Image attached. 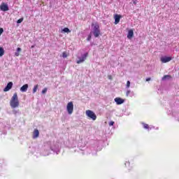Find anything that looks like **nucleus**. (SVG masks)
Here are the masks:
<instances>
[{
	"label": "nucleus",
	"mask_w": 179,
	"mask_h": 179,
	"mask_svg": "<svg viewBox=\"0 0 179 179\" xmlns=\"http://www.w3.org/2000/svg\"><path fill=\"white\" fill-rule=\"evenodd\" d=\"M51 152L56 153V155L59 153V143L50 141L45 143L43 146V151L41 152L42 156H48Z\"/></svg>",
	"instance_id": "1"
},
{
	"label": "nucleus",
	"mask_w": 179,
	"mask_h": 179,
	"mask_svg": "<svg viewBox=\"0 0 179 179\" xmlns=\"http://www.w3.org/2000/svg\"><path fill=\"white\" fill-rule=\"evenodd\" d=\"M10 106L11 108H17L19 107V98L17 97V93H14L10 101Z\"/></svg>",
	"instance_id": "2"
},
{
	"label": "nucleus",
	"mask_w": 179,
	"mask_h": 179,
	"mask_svg": "<svg viewBox=\"0 0 179 179\" xmlns=\"http://www.w3.org/2000/svg\"><path fill=\"white\" fill-rule=\"evenodd\" d=\"M85 114L87 117H89V118H90L93 121H96V120L97 119V116L96 115V113L93 112V110H86Z\"/></svg>",
	"instance_id": "3"
},
{
	"label": "nucleus",
	"mask_w": 179,
	"mask_h": 179,
	"mask_svg": "<svg viewBox=\"0 0 179 179\" xmlns=\"http://www.w3.org/2000/svg\"><path fill=\"white\" fill-rule=\"evenodd\" d=\"M94 34V36L95 38L99 37V36H100V27L99 25H94L92 28V31L91 32V34Z\"/></svg>",
	"instance_id": "4"
},
{
	"label": "nucleus",
	"mask_w": 179,
	"mask_h": 179,
	"mask_svg": "<svg viewBox=\"0 0 179 179\" xmlns=\"http://www.w3.org/2000/svg\"><path fill=\"white\" fill-rule=\"evenodd\" d=\"M67 113L69 115L73 113V102L71 101L67 103L66 106Z\"/></svg>",
	"instance_id": "5"
},
{
	"label": "nucleus",
	"mask_w": 179,
	"mask_h": 179,
	"mask_svg": "<svg viewBox=\"0 0 179 179\" xmlns=\"http://www.w3.org/2000/svg\"><path fill=\"white\" fill-rule=\"evenodd\" d=\"M85 147H81L79 145L80 150H82L83 155H89L92 153V150L89 148H86L85 149H83Z\"/></svg>",
	"instance_id": "6"
},
{
	"label": "nucleus",
	"mask_w": 179,
	"mask_h": 179,
	"mask_svg": "<svg viewBox=\"0 0 179 179\" xmlns=\"http://www.w3.org/2000/svg\"><path fill=\"white\" fill-rule=\"evenodd\" d=\"M173 58L171 57H167V56H164L160 58L161 62L162 64H167V62H170Z\"/></svg>",
	"instance_id": "7"
},
{
	"label": "nucleus",
	"mask_w": 179,
	"mask_h": 179,
	"mask_svg": "<svg viewBox=\"0 0 179 179\" xmlns=\"http://www.w3.org/2000/svg\"><path fill=\"white\" fill-rule=\"evenodd\" d=\"M86 58H87V53L83 55L80 57H78V60L77 61V64H82L86 61Z\"/></svg>",
	"instance_id": "8"
},
{
	"label": "nucleus",
	"mask_w": 179,
	"mask_h": 179,
	"mask_svg": "<svg viewBox=\"0 0 179 179\" xmlns=\"http://www.w3.org/2000/svg\"><path fill=\"white\" fill-rule=\"evenodd\" d=\"M0 9L3 12H7V10H9V6L7 3H2L0 6Z\"/></svg>",
	"instance_id": "9"
},
{
	"label": "nucleus",
	"mask_w": 179,
	"mask_h": 179,
	"mask_svg": "<svg viewBox=\"0 0 179 179\" xmlns=\"http://www.w3.org/2000/svg\"><path fill=\"white\" fill-rule=\"evenodd\" d=\"M13 86V83L10 82L7 84L6 87L3 89V92H9L12 87Z\"/></svg>",
	"instance_id": "10"
},
{
	"label": "nucleus",
	"mask_w": 179,
	"mask_h": 179,
	"mask_svg": "<svg viewBox=\"0 0 179 179\" xmlns=\"http://www.w3.org/2000/svg\"><path fill=\"white\" fill-rule=\"evenodd\" d=\"M40 135V131H38V129H36L34 130L33 132V139H37V137L39 136Z\"/></svg>",
	"instance_id": "11"
},
{
	"label": "nucleus",
	"mask_w": 179,
	"mask_h": 179,
	"mask_svg": "<svg viewBox=\"0 0 179 179\" xmlns=\"http://www.w3.org/2000/svg\"><path fill=\"white\" fill-rule=\"evenodd\" d=\"M27 89H29V85L25 84L20 87V92H22V93H25V92H27Z\"/></svg>",
	"instance_id": "12"
},
{
	"label": "nucleus",
	"mask_w": 179,
	"mask_h": 179,
	"mask_svg": "<svg viewBox=\"0 0 179 179\" xmlns=\"http://www.w3.org/2000/svg\"><path fill=\"white\" fill-rule=\"evenodd\" d=\"M126 96L127 97H134L135 96V93L134 92V91H131L129 90L126 92Z\"/></svg>",
	"instance_id": "13"
},
{
	"label": "nucleus",
	"mask_w": 179,
	"mask_h": 179,
	"mask_svg": "<svg viewBox=\"0 0 179 179\" xmlns=\"http://www.w3.org/2000/svg\"><path fill=\"white\" fill-rule=\"evenodd\" d=\"M121 19V15L116 14L115 15V24H118Z\"/></svg>",
	"instance_id": "14"
},
{
	"label": "nucleus",
	"mask_w": 179,
	"mask_h": 179,
	"mask_svg": "<svg viewBox=\"0 0 179 179\" xmlns=\"http://www.w3.org/2000/svg\"><path fill=\"white\" fill-rule=\"evenodd\" d=\"M115 101L116 103V104H117V106H120V104H122L124 103V99H121V98H115Z\"/></svg>",
	"instance_id": "15"
},
{
	"label": "nucleus",
	"mask_w": 179,
	"mask_h": 179,
	"mask_svg": "<svg viewBox=\"0 0 179 179\" xmlns=\"http://www.w3.org/2000/svg\"><path fill=\"white\" fill-rule=\"evenodd\" d=\"M132 37H134V30L130 29L128 31V34H127V38H129V40H131V38H132Z\"/></svg>",
	"instance_id": "16"
},
{
	"label": "nucleus",
	"mask_w": 179,
	"mask_h": 179,
	"mask_svg": "<svg viewBox=\"0 0 179 179\" xmlns=\"http://www.w3.org/2000/svg\"><path fill=\"white\" fill-rule=\"evenodd\" d=\"M143 127L144 129H147L148 131H150L152 129V128H155L154 127L149 126V124H148L146 123H143Z\"/></svg>",
	"instance_id": "17"
},
{
	"label": "nucleus",
	"mask_w": 179,
	"mask_h": 179,
	"mask_svg": "<svg viewBox=\"0 0 179 179\" xmlns=\"http://www.w3.org/2000/svg\"><path fill=\"white\" fill-rule=\"evenodd\" d=\"M20 51H22V48H17L16 52H15V57H19Z\"/></svg>",
	"instance_id": "18"
},
{
	"label": "nucleus",
	"mask_w": 179,
	"mask_h": 179,
	"mask_svg": "<svg viewBox=\"0 0 179 179\" xmlns=\"http://www.w3.org/2000/svg\"><path fill=\"white\" fill-rule=\"evenodd\" d=\"M62 33H71V31L69 29V28H64L62 30Z\"/></svg>",
	"instance_id": "19"
},
{
	"label": "nucleus",
	"mask_w": 179,
	"mask_h": 179,
	"mask_svg": "<svg viewBox=\"0 0 179 179\" xmlns=\"http://www.w3.org/2000/svg\"><path fill=\"white\" fill-rule=\"evenodd\" d=\"M3 54H5V50H3V48L0 47V57H3Z\"/></svg>",
	"instance_id": "20"
},
{
	"label": "nucleus",
	"mask_w": 179,
	"mask_h": 179,
	"mask_svg": "<svg viewBox=\"0 0 179 179\" xmlns=\"http://www.w3.org/2000/svg\"><path fill=\"white\" fill-rule=\"evenodd\" d=\"M37 89H38V85H34V88H33V93H36V92H37Z\"/></svg>",
	"instance_id": "21"
},
{
	"label": "nucleus",
	"mask_w": 179,
	"mask_h": 179,
	"mask_svg": "<svg viewBox=\"0 0 179 179\" xmlns=\"http://www.w3.org/2000/svg\"><path fill=\"white\" fill-rule=\"evenodd\" d=\"M170 76L166 75L162 78V80H166V79H170Z\"/></svg>",
	"instance_id": "22"
},
{
	"label": "nucleus",
	"mask_w": 179,
	"mask_h": 179,
	"mask_svg": "<svg viewBox=\"0 0 179 179\" xmlns=\"http://www.w3.org/2000/svg\"><path fill=\"white\" fill-rule=\"evenodd\" d=\"M62 57H63V58H66L68 57V52H64L62 53Z\"/></svg>",
	"instance_id": "23"
},
{
	"label": "nucleus",
	"mask_w": 179,
	"mask_h": 179,
	"mask_svg": "<svg viewBox=\"0 0 179 179\" xmlns=\"http://www.w3.org/2000/svg\"><path fill=\"white\" fill-rule=\"evenodd\" d=\"M130 86H131V82L130 81H127V85H126L127 89H129Z\"/></svg>",
	"instance_id": "24"
},
{
	"label": "nucleus",
	"mask_w": 179,
	"mask_h": 179,
	"mask_svg": "<svg viewBox=\"0 0 179 179\" xmlns=\"http://www.w3.org/2000/svg\"><path fill=\"white\" fill-rule=\"evenodd\" d=\"M92 40V33H90V34L88 36L87 41H90Z\"/></svg>",
	"instance_id": "25"
},
{
	"label": "nucleus",
	"mask_w": 179,
	"mask_h": 179,
	"mask_svg": "<svg viewBox=\"0 0 179 179\" xmlns=\"http://www.w3.org/2000/svg\"><path fill=\"white\" fill-rule=\"evenodd\" d=\"M47 90H48L47 88H44V89L42 90V94H45V93H47Z\"/></svg>",
	"instance_id": "26"
},
{
	"label": "nucleus",
	"mask_w": 179,
	"mask_h": 179,
	"mask_svg": "<svg viewBox=\"0 0 179 179\" xmlns=\"http://www.w3.org/2000/svg\"><path fill=\"white\" fill-rule=\"evenodd\" d=\"M130 164H131L129 163V162H126L125 164H124L126 167H129Z\"/></svg>",
	"instance_id": "27"
},
{
	"label": "nucleus",
	"mask_w": 179,
	"mask_h": 179,
	"mask_svg": "<svg viewBox=\"0 0 179 179\" xmlns=\"http://www.w3.org/2000/svg\"><path fill=\"white\" fill-rule=\"evenodd\" d=\"M13 113L15 114V115H16V114H19V110H13Z\"/></svg>",
	"instance_id": "28"
},
{
	"label": "nucleus",
	"mask_w": 179,
	"mask_h": 179,
	"mask_svg": "<svg viewBox=\"0 0 179 179\" xmlns=\"http://www.w3.org/2000/svg\"><path fill=\"white\" fill-rule=\"evenodd\" d=\"M22 22H23V18H20L17 21V23H22Z\"/></svg>",
	"instance_id": "29"
},
{
	"label": "nucleus",
	"mask_w": 179,
	"mask_h": 179,
	"mask_svg": "<svg viewBox=\"0 0 179 179\" xmlns=\"http://www.w3.org/2000/svg\"><path fill=\"white\" fill-rule=\"evenodd\" d=\"M113 125H114V122L110 121V122H109V127H113Z\"/></svg>",
	"instance_id": "30"
},
{
	"label": "nucleus",
	"mask_w": 179,
	"mask_h": 179,
	"mask_svg": "<svg viewBox=\"0 0 179 179\" xmlns=\"http://www.w3.org/2000/svg\"><path fill=\"white\" fill-rule=\"evenodd\" d=\"M2 33H3V28H0V36L2 35Z\"/></svg>",
	"instance_id": "31"
},
{
	"label": "nucleus",
	"mask_w": 179,
	"mask_h": 179,
	"mask_svg": "<svg viewBox=\"0 0 179 179\" xmlns=\"http://www.w3.org/2000/svg\"><path fill=\"white\" fill-rule=\"evenodd\" d=\"M132 2L134 5H136V3H138V0H133Z\"/></svg>",
	"instance_id": "32"
},
{
	"label": "nucleus",
	"mask_w": 179,
	"mask_h": 179,
	"mask_svg": "<svg viewBox=\"0 0 179 179\" xmlns=\"http://www.w3.org/2000/svg\"><path fill=\"white\" fill-rule=\"evenodd\" d=\"M150 80H151V78H146V82H149Z\"/></svg>",
	"instance_id": "33"
},
{
	"label": "nucleus",
	"mask_w": 179,
	"mask_h": 179,
	"mask_svg": "<svg viewBox=\"0 0 179 179\" xmlns=\"http://www.w3.org/2000/svg\"><path fill=\"white\" fill-rule=\"evenodd\" d=\"M34 46H31V48H34Z\"/></svg>",
	"instance_id": "34"
},
{
	"label": "nucleus",
	"mask_w": 179,
	"mask_h": 179,
	"mask_svg": "<svg viewBox=\"0 0 179 179\" xmlns=\"http://www.w3.org/2000/svg\"><path fill=\"white\" fill-rule=\"evenodd\" d=\"M85 1H87V0H85Z\"/></svg>",
	"instance_id": "35"
}]
</instances>
